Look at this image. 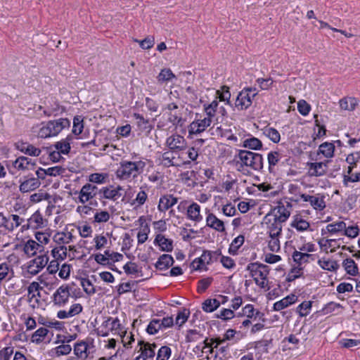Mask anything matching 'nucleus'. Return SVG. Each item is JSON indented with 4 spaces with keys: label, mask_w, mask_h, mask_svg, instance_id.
I'll return each instance as SVG.
<instances>
[{
    "label": "nucleus",
    "mask_w": 360,
    "mask_h": 360,
    "mask_svg": "<svg viewBox=\"0 0 360 360\" xmlns=\"http://www.w3.org/2000/svg\"><path fill=\"white\" fill-rule=\"evenodd\" d=\"M146 166V162L143 160L138 161L122 160L115 172L116 176L120 180L135 179L143 172Z\"/></svg>",
    "instance_id": "obj_1"
},
{
    "label": "nucleus",
    "mask_w": 360,
    "mask_h": 360,
    "mask_svg": "<svg viewBox=\"0 0 360 360\" xmlns=\"http://www.w3.org/2000/svg\"><path fill=\"white\" fill-rule=\"evenodd\" d=\"M240 162V167H249L254 170L259 171L263 168V158L259 153H253L246 150H239L236 155Z\"/></svg>",
    "instance_id": "obj_2"
},
{
    "label": "nucleus",
    "mask_w": 360,
    "mask_h": 360,
    "mask_svg": "<svg viewBox=\"0 0 360 360\" xmlns=\"http://www.w3.org/2000/svg\"><path fill=\"white\" fill-rule=\"evenodd\" d=\"M246 270L250 272L251 276L254 277V281L258 286L261 288L266 287L267 278L270 271L269 266L259 262H253L248 264Z\"/></svg>",
    "instance_id": "obj_3"
},
{
    "label": "nucleus",
    "mask_w": 360,
    "mask_h": 360,
    "mask_svg": "<svg viewBox=\"0 0 360 360\" xmlns=\"http://www.w3.org/2000/svg\"><path fill=\"white\" fill-rule=\"evenodd\" d=\"M78 193V200L82 204L89 202L90 205L93 207H98V202L94 198L99 195V188L90 183L84 184L81 190L77 192L75 191V194Z\"/></svg>",
    "instance_id": "obj_4"
},
{
    "label": "nucleus",
    "mask_w": 360,
    "mask_h": 360,
    "mask_svg": "<svg viewBox=\"0 0 360 360\" xmlns=\"http://www.w3.org/2000/svg\"><path fill=\"white\" fill-rule=\"evenodd\" d=\"M160 164L165 167H179L181 165H188L190 161H184L180 153H176L170 150L164 152L159 158Z\"/></svg>",
    "instance_id": "obj_5"
},
{
    "label": "nucleus",
    "mask_w": 360,
    "mask_h": 360,
    "mask_svg": "<svg viewBox=\"0 0 360 360\" xmlns=\"http://www.w3.org/2000/svg\"><path fill=\"white\" fill-rule=\"evenodd\" d=\"M252 88H244L239 92L234 105L238 110H245L252 103V99L257 95V92L252 93Z\"/></svg>",
    "instance_id": "obj_6"
},
{
    "label": "nucleus",
    "mask_w": 360,
    "mask_h": 360,
    "mask_svg": "<svg viewBox=\"0 0 360 360\" xmlns=\"http://www.w3.org/2000/svg\"><path fill=\"white\" fill-rule=\"evenodd\" d=\"M165 145L169 150L182 155L183 151L187 148V141L183 136L174 134L167 138Z\"/></svg>",
    "instance_id": "obj_7"
},
{
    "label": "nucleus",
    "mask_w": 360,
    "mask_h": 360,
    "mask_svg": "<svg viewBox=\"0 0 360 360\" xmlns=\"http://www.w3.org/2000/svg\"><path fill=\"white\" fill-rule=\"evenodd\" d=\"M263 224L266 225L269 236H281L282 233V224L272 214H266L263 218Z\"/></svg>",
    "instance_id": "obj_8"
},
{
    "label": "nucleus",
    "mask_w": 360,
    "mask_h": 360,
    "mask_svg": "<svg viewBox=\"0 0 360 360\" xmlns=\"http://www.w3.org/2000/svg\"><path fill=\"white\" fill-rule=\"evenodd\" d=\"M70 296V288L67 284H63L60 286L52 297V302L54 305L58 307H64L69 300Z\"/></svg>",
    "instance_id": "obj_9"
},
{
    "label": "nucleus",
    "mask_w": 360,
    "mask_h": 360,
    "mask_svg": "<svg viewBox=\"0 0 360 360\" xmlns=\"http://www.w3.org/2000/svg\"><path fill=\"white\" fill-rule=\"evenodd\" d=\"M291 208L292 205L290 202H288L286 205H284L283 202H278L277 205L271 209L268 214H272L276 219L284 223L290 216Z\"/></svg>",
    "instance_id": "obj_10"
},
{
    "label": "nucleus",
    "mask_w": 360,
    "mask_h": 360,
    "mask_svg": "<svg viewBox=\"0 0 360 360\" xmlns=\"http://www.w3.org/2000/svg\"><path fill=\"white\" fill-rule=\"evenodd\" d=\"M19 190L21 193H28L38 188L41 185L40 180L33 175H27L20 179Z\"/></svg>",
    "instance_id": "obj_11"
},
{
    "label": "nucleus",
    "mask_w": 360,
    "mask_h": 360,
    "mask_svg": "<svg viewBox=\"0 0 360 360\" xmlns=\"http://www.w3.org/2000/svg\"><path fill=\"white\" fill-rule=\"evenodd\" d=\"M299 196L304 202H309L314 210L321 211L326 207L325 197L321 194L309 195L304 193H300Z\"/></svg>",
    "instance_id": "obj_12"
},
{
    "label": "nucleus",
    "mask_w": 360,
    "mask_h": 360,
    "mask_svg": "<svg viewBox=\"0 0 360 360\" xmlns=\"http://www.w3.org/2000/svg\"><path fill=\"white\" fill-rule=\"evenodd\" d=\"M122 190L123 188L120 185L116 187L113 186H105L99 189V195L102 194L101 198L116 201L122 196L120 191Z\"/></svg>",
    "instance_id": "obj_13"
},
{
    "label": "nucleus",
    "mask_w": 360,
    "mask_h": 360,
    "mask_svg": "<svg viewBox=\"0 0 360 360\" xmlns=\"http://www.w3.org/2000/svg\"><path fill=\"white\" fill-rule=\"evenodd\" d=\"M12 166L18 171L33 170L36 167V162L27 157L20 156L12 161Z\"/></svg>",
    "instance_id": "obj_14"
},
{
    "label": "nucleus",
    "mask_w": 360,
    "mask_h": 360,
    "mask_svg": "<svg viewBox=\"0 0 360 360\" xmlns=\"http://www.w3.org/2000/svg\"><path fill=\"white\" fill-rule=\"evenodd\" d=\"M212 122V120L207 117L194 120L188 127L189 134H198L203 132Z\"/></svg>",
    "instance_id": "obj_15"
},
{
    "label": "nucleus",
    "mask_w": 360,
    "mask_h": 360,
    "mask_svg": "<svg viewBox=\"0 0 360 360\" xmlns=\"http://www.w3.org/2000/svg\"><path fill=\"white\" fill-rule=\"evenodd\" d=\"M65 111L64 107L60 105V103L55 98H51L46 103V107L43 111L44 115L46 117L58 116L62 114Z\"/></svg>",
    "instance_id": "obj_16"
},
{
    "label": "nucleus",
    "mask_w": 360,
    "mask_h": 360,
    "mask_svg": "<svg viewBox=\"0 0 360 360\" xmlns=\"http://www.w3.org/2000/svg\"><path fill=\"white\" fill-rule=\"evenodd\" d=\"M14 146L18 150L30 156L38 157L40 155L41 152L39 148L35 147L32 144L22 141H19L15 143Z\"/></svg>",
    "instance_id": "obj_17"
},
{
    "label": "nucleus",
    "mask_w": 360,
    "mask_h": 360,
    "mask_svg": "<svg viewBox=\"0 0 360 360\" xmlns=\"http://www.w3.org/2000/svg\"><path fill=\"white\" fill-rule=\"evenodd\" d=\"M328 160L319 162H310L308 163L309 171L308 174L310 176H321L327 172V164Z\"/></svg>",
    "instance_id": "obj_18"
},
{
    "label": "nucleus",
    "mask_w": 360,
    "mask_h": 360,
    "mask_svg": "<svg viewBox=\"0 0 360 360\" xmlns=\"http://www.w3.org/2000/svg\"><path fill=\"white\" fill-rule=\"evenodd\" d=\"M178 202V198L174 197L172 195H164L160 197L158 205V210L161 212H165L169 208L176 205Z\"/></svg>",
    "instance_id": "obj_19"
},
{
    "label": "nucleus",
    "mask_w": 360,
    "mask_h": 360,
    "mask_svg": "<svg viewBox=\"0 0 360 360\" xmlns=\"http://www.w3.org/2000/svg\"><path fill=\"white\" fill-rule=\"evenodd\" d=\"M49 122L53 136L58 135L63 129L70 126V121L67 118H60L49 121Z\"/></svg>",
    "instance_id": "obj_20"
},
{
    "label": "nucleus",
    "mask_w": 360,
    "mask_h": 360,
    "mask_svg": "<svg viewBox=\"0 0 360 360\" xmlns=\"http://www.w3.org/2000/svg\"><path fill=\"white\" fill-rule=\"evenodd\" d=\"M206 225L219 232H224L225 226L224 221L218 219L213 213H209L206 217Z\"/></svg>",
    "instance_id": "obj_21"
},
{
    "label": "nucleus",
    "mask_w": 360,
    "mask_h": 360,
    "mask_svg": "<svg viewBox=\"0 0 360 360\" xmlns=\"http://www.w3.org/2000/svg\"><path fill=\"white\" fill-rule=\"evenodd\" d=\"M154 244L158 245L162 251L172 252L173 250V240L166 238L165 236L162 234L156 235Z\"/></svg>",
    "instance_id": "obj_22"
},
{
    "label": "nucleus",
    "mask_w": 360,
    "mask_h": 360,
    "mask_svg": "<svg viewBox=\"0 0 360 360\" xmlns=\"http://www.w3.org/2000/svg\"><path fill=\"white\" fill-rule=\"evenodd\" d=\"M297 300V296L295 294H290L282 300L274 304L273 309L274 311H281L288 306L295 303Z\"/></svg>",
    "instance_id": "obj_23"
},
{
    "label": "nucleus",
    "mask_w": 360,
    "mask_h": 360,
    "mask_svg": "<svg viewBox=\"0 0 360 360\" xmlns=\"http://www.w3.org/2000/svg\"><path fill=\"white\" fill-rule=\"evenodd\" d=\"M139 345H143V347H141V354L139 356L143 359V360H146L148 358H153L155 353L154 348L156 347L155 344H150L148 342L145 343L143 341H140L139 342Z\"/></svg>",
    "instance_id": "obj_24"
},
{
    "label": "nucleus",
    "mask_w": 360,
    "mask_h": 360,
    "mask_svg": "<svg viewBox=\"0 0 360 360\" xmlns=\"http://www.w3.org/2000/svg\"><path fill=\"white\" fill-rule=\"evenodd\" d=\"M187 217L195 222H199L202 219V217L200 215V206L198 203L193 202L188 207Z\"/></svg>",
    "instance_id": "obj_25"
},
{
    "label": "nucleus",
    "mask_w": 360,
    "mask_h": 360,
    "mask_svg": "<svg viewBox=\"0 0 360 360\" xmlns=\"http://www.w3.org/2000/svg\"><path fill=\"white\" fill-rule=\"evenodd\" d=\"M43 248H44L42 245L33 240H29L25 244L23 250L27 255L31 257L35 255L37 251L41 252Z\"/></svg>",
    "instance_id": "obj_26"
},
{
    "label": "nucleus",
    "mask_w": 360,
    "mask_h": 360,
    "mask_svg": "<svg viewBox=\"0 0 360 360\" xmlns=\"http://www.w3.org/2000/svg\"><path fill=\"white\" fill-rule=\"evenodd\" d=\"M174 262V260L172 255L164 254L158 258L155 266L159 270H165L172 266Z\"/></svg>",
    "instance_id": "obj_27"
},
{
    "label": "nucleus",
    "mask_w": 360,
    "mask_h": 360,
    "mask_svg": "<svg viewBox=\"0 0 360 360\" xmlns=\"http://www.w3.org/2000/svg\"><path fill=\"white\" fill-rule=\"evenodd\" d=\"M45 225L42 214L39 211L35 212L28 219V226L32 229L42 228Z\"/></svg>",
    "instance_id": "obj_28"
},
{
    "label": "nucleus",
    "mask_w": 360,
    "mask_h": 360,
    "mask_svg": "<svg viewBox=\"0 0 360 360\" xmlns=\"http://www.w3.org/2000/svg\"><path fill=\"white\" fill-rule=\"evenodd\" d=\"M243 314L247 316L248 319H253L256 320L257 318L259 319L264 320V314L260 312L258 310H255L252 304H247L243 308Z\"/></svg>",
    "instance_id": "obj_29"
},
{
    "label": "nucleus",
    "mask_w": 360,
    "mask_h": 360,
    "mask_svg": "<svg viewBox=\"0 0 360 360\" xmlns=\"http://www.w3.org/2000/svg\"><path fill=\"white\" fill-rule=\"evenodd\" d=\"M335 152L334 143L324 142L321 143L318 150V154H322L326 158H333Z\"/></svg>",
    "instance_id": "obj_30"
},
{
    "label": "nucleus",
    "mask_w": 360,
    "mask_h": 360,
    "mask_svg": "<svg viewBox=\"0 0 360 360\" xmlns=\"http://www.w3.org/2000/svg\"><path fill=\"white\" fill-rule=\"evenodd\" d=\"M339 103L342 110L349 111L354 110L359 104L357 99L354 97H345L340 100Z\"/></svg>",
    "instance_id": "obj_31"
},
{
    "label": "nucleus",
    "mask_w": 360,
    "mask_h": 360,
    "mask_svg": "<svg viewBox=\"0 0 360 360\" xmlns=\"http://www.w3.org/2000/svg\"><path fill=\"white\" fill-rule=\"evenodd\" d=\"M342 266L347 274L350 276H356L359 273L357 264L352 258H347L342 262Z\"/></svg>",
    "instance_id": "obj_32"
},
{
    "label": "nucleus",
    "mask_w": 360,
    "mask_h": 360,
    "mask_svg": "<svg viewBox=\"0 0 360 360\" xmlns=\"http://www.w3.org/2000/svg\"><path fill=\"white\" fill-rule=\"evenodd\" d=\"M231 92L229 90V87L227 86H222L220 89L217 90L216 91V97L219 99L220 101L225 102L226 104L229 105H232L231 103Z\"/></svg>",
    "instance_id": "obj_33"
},
{
    "label": "nucleus",
    "mask_w": 360,
    "mask_h": 360,
    "mask_svg": "<svg viewBox=\"0 0 360 360\" xmlns=\"http://www.w3.org/2000/svg\"><path fill=\"white\" fill-rule=\"evenodd\" d=\"M72 140L71 136H68L66 139L61 140L60 141H58L55 143V148L60 152V153H63L67 155L70 153L71 147H70V141Z\"/></svg>",
    "instance_id": "obj_34"
},
{
    "label": "nucleus",
    "mask_w": 360,
    "mask_h": 360,
    "mask_svg": "<svg viewBox=\"0 0 360 360\" xmlns=\"http://www.w3.org/2000/svg\"><path fill=\"white\" fill-rule=\"evenodd\" d=\"M318 264L321 269L330 271H337L340 268V264L337 261L326 259V258L319 259Z\"/></svg>",
    "instance_id": "obj_35"
},
{
    "label": "nucleus",
    "mask_w": 360,
    "mask_h": 360,
    "mask_svg": "<svg viewBox=\"0 0 360 360\" xmlns=\"http://www.w3.org/2000/svg\"><path fill=\"white\" fill-rule=\"evenodd\" d=\"M292 257L293 261L300 266L304 264L308 263L309 262V259L312 258L313 255L307 252H302L300 251L295 250Z\"/></svg>",
    "instance_id": "obj_36"
},
{
    "label": "nucleus",
    "mask_w": 360,
    "mask_h": 360,
    "mask_svg": "<svg viewBox=\"0 0 360 360\" xmlns=\"http://www.w3.org/2000/svg\"><path fill=\"white\" fill-rule=\"evenodd\" d=\"M291 227L295 228L297 231H304L309 229L310 224L306 220L296 216L290 224Z\"/></svg>",
    "instance_id": "obj_37"
},
{
    "label": "nucleus",
    "mask_w": 360,
    "mask_h": 360,
    "mask_svg": "<svg viewBox=\"0 0 360 360\" xmlns=\"http://www.w3.org/2000/svg\"><path fill=\"white\" fill-rule=\"evenodd\" d=\"M242 146L250 150H259L262 147V143L259 139L252 136L245 139Z\"/></svg>",
    "instance_id": "obj_38"
},
{
    "label": "nucleus",
    "mask_w": 360,
    "mask_h": 360,
    "mask_svg": "<svg viewBox=\"0 0 360 360\" xmlns=\"http://www.w3.org/2000/svg\"><path fill=\"white\" fill-rule=\"evenodd\" d=\"M133 117L136 119L137 126L141 130L148 132L150 131L152 127L148 120H146L142 115L139 113H134Z\"/></svg>",
    "instance_id": "obj_39"
},
{
    "label": "nucleus",
    "mask_w": 360,
    "mask_h": 360,
    "mask_svg": "<svg viewBox=\"0 0 360 360\" xmlns=\"http://www.w3.org/2000/svg\"><path fill=\"white\" fill-rule=\"evenodd\" d=\"M42 288L40 286L39 283L36 281L32 282L30 285L27 288V297H28V301L31 302L32 300L35 297H40V290H41Z\"/></svg>",
    "instance_id": "obj_40"
},
{
    "label": "nucleus",
    "mask_w": 360,
    "mask_h": 360,
    "mask_svg": "<svg viewBox=\"0 0 360 360\" xmlns=\"http://www.w3.org/2000/svg\"><path fill=\"white\" fill-rule=\"evenodd\" d=\"M220 302L217 299H207L202 304V309L205 312H212L220 306Z\"/></svg>",
    "instance_id": "obj_41"
},
{
    "label": "nucleus",
    "mask_w": 360,
    "mask_h": 360,
    "mask_svg": "<svg viewBox=\"0 0 360 360\" xmlns=\"http://www.w3.org/2000/svg\"><path fill=\"white\" fill-rule=\"evenodd\" d=\"M68 248L65 245H59L51 250V255L56 260H64L67 257Z\"/></svg>",
    "instance_id": "obj_42"
},
{
    "label": "nucleus",
    "mask_w": 360,
    "mask_h": 360,
    "mask_svg": "<svg viewBox=\"0 0 360 360\" xmlns=\"http://www.w3.org/2000/svg\"><path fill=\"white\" fill-rule=\"evenodd\" d=\"M245 241V237L243 235H239L236 238H235L231 242L229 248V252L231 255H236L238 249L243 245Z\"/></svg>",
    "instance_id": "obj_43"
},
{
    "label": "nucleus",
    "mask_w": 360,
    "mask_h": 360,
    "mask_svg": "<svg viewBox=\"0 0 360 360\" xmlns=\"http://www.w3.org/2000/svg\"><path fill=\"white\" fill-rule=\"evenodd\" d=\"M312 302L311 301H304L299 304L296 309V312L301 317L307 316L311 310Z\"/></svg>",
    "instance_id": "obj_44"
},
{
    "label": "nucleus",
    "mask_w": 360,
    "mask_h": 360,
    "mask_svg": "<svg viewBox=\"0 0 360 360\" xmlns=\"http://www.w3.org/2000/svg\"><path fill=\"white\" fill-rule=\"evenodd\" d=\"M176 76L169 68L162 69L157 77V79L159 83L167 82L175 78Z\"/></svg>",
    "instance_id": "obj_45"
},
{
    "label": "nucleus",
    "mask_w": 360,
    "mask_h": 360,
    "mask_svg": "<svg viewBox=\"0 0 360 360\" xmlns=\"http://www.w3.org/2000/svg\"><path fill=\"white\" fill-rule=\"evenodd\" d=\"M167 120L170 122L175 128L181 127L184 124V119L181 113L176 112H169L168 114Z\"/></svg>",
    "instance_id": "obj_46"
},
{
    "label": "nucleus",
    "mask_w": 360,
    "mask_h": 360,
    "mask_svg": "<svg viewBox=\"0 0 360 360\" xmlns=\"http://www.w3.org/2000/svg\"><path fill=\"white\" fill-rule=\"evenodd\" d=\"M326 229L331 234L337 233L340 231H343V230L345 229V223L340 221L329 224L326 226Z\"/></svg>",
    "instance_id": "obj_47"
},
{
    "label": "nucleus",
    "mask_w": 360,
    "mask_h": 360,
    "mask_svg": "<svg viewBox=\"0 0 360 360\" xmlns=\"http://www.w3.org/2000/svg\"><path fill=\"white\" fill-rule=\"evenodd\" d=\"M109 325L110 326V331H115L119 333L121 330V324L118 318L112 319L109 317L103 323V326L105 327H108Z\"/></svg>",
    "instance_id": "obj_48"
},
{
    "label": "nucleus",
    "mask_w": 360,
    "mask_h": 360,
    "mask_svg": "<svg viewBox=\"0 0 360 360\" xmlns=\"http://www.w3.org/2000/svg\"><path fill=\"white\" fill-rule=\"evenodd\" d=\"M264 134L275 143H278L281 140L280 133L273 127L264 129Z\"/></svg>",
    "instance_id": "obj_49"
},
{
    "label": "nucleus",
    "mask_w": 360,
    "mask_h": 360,
    "mask_svg": "<svg viewBox=\"0 0 360 360\" xmlns=\"http://www.w3.org/2000/svg\"><path fill=\"white\" fill-rule=\"evenodd\" d=\"M281 156V154L278 151H271L268 153L267 160L270 171H271L273 167L279 162Z\"/></svg>",
    "instance_id": "obj_50"
},
{
    "label": "nucleus",
    "mask_w": 360,
    "mask_h": 360,
    "mask_svg": "<svg viewBox=\"0 0 360 360\" xmlns=\"http://www.w3.org/2000/svg\"><path fill=\"white\" fill-rule=\"evenodd\" d=\"M48 333L49 330L47 328L44 327L39 328L33 333L32 336V342L37 344L41 342Z\"/></svg>",
    "instance_id": "obj_51"
},
{
    "label": "nucleus",
    "mask_w": 360,
    "mask_h": 360,
    "mask_svg": "<svg viewBox=\"0 0 360 360\" xmlns=\"http://www.w3.org/2000/svg\"><path fill=\"white\" fill-rule=\"evenodd\" d=\"M212 255L221 256V252L219 250L216 251L204 250L200 258L205 265L210 264L212 262Z\"/></svg>",
    "instance_id": "obj_52"
},
{
    "label": "nucleus",
    "mask_w": 360,
    "mask_h": 360,
    "mask_svg": "<svg viewBox=\"0 0 360 360\" xmlns=\"http://www.w3.org/2000/svg\"><path fill=\"white\" fill-rule=\"evenodd\" d=\"M88 348V345L84 342H81L79 343H77L74 347V352L77 357L82 358L86 357V350Z\"/></svg>",
    "instance_id": "obj_53"
},
{
    "label": "nucleus",
    "mask_w": 360,
    "mask_h": 360,
    "mask_svg": "<svg viewBox=\"0 0 360 360\" xmlns=\"http://www.w3.org/2000/svg\"><path fill=\"white\" fill-rule=\"evenodd\" d=\"M303 269L302 267L297 266L291 269L289 273L287 275L286 281L288 282H292L295 281L296 278H298L302 276Z\"/></svg>",
    "instance_id": "obj_54"
},
{
    "label": "nucleus",
    "mask_w": 360,
    "mask_h": 360,
    "mask_svg": "<svg viewBox=\"0 0 360 360\" xmlns=\"http://www.w3.org/2000/svg\"><path fill=\"white\" fill-rule=\"evenodd\" d=\"M84 129L83 120L79 116H76L73 120V127L72 132L76 135H79Z\"/></svg>",
    "instance_id": "obj_55"
},
{
    "label": "nucleus",
    "mask_w": 360,
    "mask_h": 360,
    "mask_svg": "<svg viewBox=\"0 0 360 360\" xmlns=\"http://www.w3.org/2000/svg\"><path fill=\"white\" fill-rule=\"evenodd\" d=\"M171 354V348L168 346H162L158 352L156 360H168Z\"/></svg>",
    "instance_id": "obj_56"
},
{
    "label": "nucleus",
    "mask_w": 360,
    "mask_h": 360,
    "mask_svg": "<svg viewBox=\"0 0 360 360\" xmlns=\"http://www.w3.org/2000/svg\"><path fill=\"white\" fill-rule=\"evenodd\" d=\"M202 338V334L200 331L195 329L187 330L186 335V341L187 342H196Z\"/></svg>",
    "instance_id": "obj_57"
},
{
    "label": "nucleus",
    "mask_w": 360,
    "mask_h": 360,
    "mask_svg": "<svg viewBox=\"0 0 360 360\" xmlns=\"http://www.w3.org/2000/svg\"><path fill=\"white\" fill-rule=\"evenodd\" d=\"M110 214L108 212L102 210L96 212L94 217V223H103L107 222L110 219Z\"/></svg>",
    "instance_id": "obj_58"
},
{
    "label": "nucleus",
    "mask_w": 360,
    "mask_h": 360,
    "mask_svg": "<svg viewBox=\"0 0 360 360\" xmlns=\"http://www.w3.org/2000/svg\"><path fill=\"white\" fill-rule=\"evenodd\" d=\"M148 198V195L144 190L141 188L140 191L137 193L136 198L133 200L132 205L139 207L143 205Z\"/></svg>",
    "instance_id": "obj_59"
},
{
    "label": "nucleus",
    "mask_w": 360,
    "mask_h": 360,
    "mask_svg": "<svg viewBox=\"0 0 360 360\" xmlns=\"http://www.w3.org/2000/svg\"><path fill=\"white\" fill-rule=\"evenodd\" d=\"M189 315L190 311L187 309H184L182 311H179L176 317V324L181 326L186 322Z\"/></svg>",
    "instance_id": "obj_60"
},
{
    "label": "nucleus",
    "mask_w": 360,
    "mask_h": 360,
    "mask_svg": "<svg viewBox=\"0 0 360 360\" xmlns=\"http://www.w3.org/2000/svg\"><path fill=\"white\" fill-rule=\"evenodd\" d=\"M134 41L139 43L143 49H149L155 44V39L152 36H148L143 40L135 39Z\"/></svg>",
    "instance_id": "obj_61"
},
{
    "label": "nucleus",
    "mask_w": 360,
    "mask_h": 360,
    "mask_svg": "<svg viewBox=\"0 0 360 360\" xmlns=\"http://www.w3.org/2000/svg\"><path fill=\"white\" fill-rule=\"evenodd\" d=\"M160 330H161L160 326V320L153 319L150 321L149 324L148 325L146 332L150 335H155Z\"/></svg>",
    "instance_id": "obj_62"
},
{
    "label": "nucleus",
    "mask_w": 360,
    "mask_h": 360,
    "mask_svg": "<svg viewBox=\"0 0 360 360\" xmlns=\"http://www.w3.org/2000/svg\"><path fill=\"white\" fill-rule=\"evenodd\" d=\"M123 269L127 274H135L141 271V268H139L138 265L132 262H128L124 264Z\"/></svg>",
    "instance_id": "obj_63"
},
{
    "label": "nucleus",
    "mask_w": 360,
    "mask_h": 360,
    "mask_svg": "<svg viewBox=\"0 0 360 360\" xmlns=\"http://www.w3.org/2000/svg\"><path fill=\"white\" fill-rule=\"evenodd\" d=\"M229 358L228 346H223L216 352L213 360H226Z\"/></svg>",
    "instance_id": "obj_64"
}]
</instances>
